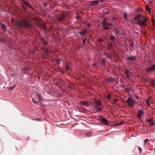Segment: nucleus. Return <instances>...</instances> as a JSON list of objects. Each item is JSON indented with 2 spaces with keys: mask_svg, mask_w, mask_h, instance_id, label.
<instances>
[{
  "mask_svg": "<svg viewBox=\"0 0 155 155\" xmlns=\"http://www.w3.org/2000/svg\"><path fill=\"white\" fill-rule=\"evenodd\" d=\"M134 19L137 21V24L142 26L146 27L147 24L146 22L148 20V18L144 17L143 15L138 14L134 17Z\"/></svg>",
  "mask_w": 155,
  "mask_h": 155,
  "instance_id": "f257e3e1",
  "label": "nucleus"
},
{
  "mask_svg": "<svg viewBox=\"0 0 155 155\" xmlns=\"http://www.w3.org/2000/svg\"><path fill=\"white\" fill-rule=\"evenodd\" d=\"M15 24L21 28H31L32 25L26 19H23L21 20H16L15 21Z\"/></svg>",
  "mask_w": 155,
  "mask_h": 155,
  "instance_id": "f03ea898",
  "label": "nucleus"
},
{
  "mask_svg": "<svg viewBox=\"0 0 155 155\" xmlns=\"http://www.w3.org/2000/svg\"><path fill=\"white\" fill-rule=\"evenodd\" d=\"M67 19L66 15H62L61 16H59L57 18V20L58 22H61Z\"/></svg>",
  "mask_w": 155,
  "mask_h": 155,
  "instance_id": "7ed1b4c3",
  "label": "nucleus"
},
{
  "mask_svg": "<svg viewBox=\"0 0 155 155\" xmlns=\"http://www.w3.org/2000/svg\"><path fill=\"white\" fill-rule=\"evenodd\" d=\"M126 102L128 104L129 106L130 107H133L134 105L135 104V102L133 100L129 98L126 101Z\"/></svg>",
  "mask_w": 155,
  "mask_h": 155,
  "instance_id": "20e7f679",
  "label": "nucleus"
},
{
  "mask_svg": "<svg viewBox=\"0 0 155 155\" xmlns=\"http://www.w3.org/2000/svg\"><path fill=\"white\" fill-rule=\"evenodd\" d=\"M102 124L103 125H107L109 124L108 120L105 117H102L101 120Z\"/></svg>",
  "mask_w": 155,
  "mask_h": 155,
  "instance_id": "39448f33",
  "label": "nucleus"
},
{
  "mask_svg": "<svg viewBox=\"0 0 155 155\" xmlns=\"http://www.w3.org/2000/svg\"><path fill=\"white\" fill-rule=\"evenodd\" d=\"M21 2L24 5H25L26 6L31 9H33V8L31 6V5L29 3L27 2L25 0H21Z\"/></svg>",
  "mask_w": 155,
  "mask_h": 155,
  "instance_id": "423d86ee",
  "label": "nucleus"
},
{
  "mask_svg": "<svg viewBox=\"0 0 155 155\" xmlns=\"http://www.w3.org/2000/svg\"><path fill=\"white\" fill-rule=\"evenodd\" d=\"M105 60L104 58H103L102 59V61L101 62V68L102 69H104L106 67L105 66Z\"/></svg>",
  "mask_w": 155,
  "mask_h": 155,
  "instance_id": "0eeeda50",
  "label": "nucleus"
},
{
  "mask_svg": "<svg viewBox=\"0 0 155 155\" xmlns=\"http://www.w3.org/2000/svg\"><path fill=\"white\" fill-rule=\"evenodd\" d=\"M80 104L85 106H89V102L88 101H81L80 102Z\"/></svg>",
  "mask_w": 155,
  "mask_h": 155,
  "instance_id": "6e6552de",
  "label": "nucleus"
},
{
  "mask_svg": "<svg viewBox=\"0 0 155 155\" xmlns=\"http://www.w3.org/2000/svg\"><path fill=\"white\" fill-rule=\"evenodd\" d=\"M154 70H155V64H153L150 68L147 69L146 71L147 72H149Z\"/></svg>",
  "mask_w": 155,
  "mask_h": 155,
  "instance_id": "1a4fd4ad",
  "label": "nucleus"
},
{
  "mask_svg": "<svg viewBox=\"0 0 155 155\" xmlns=\"http://www.w3.org/2000/svg\"><path fill=\"white\" fill-rule=\"evenodd\" d=\"M21 71L23 73L30 70V68L28 67H25L21 69Z\"/></svg>",
  "mask_w": 155,
  "mask_h": 155,
  "instance_id": "9d476101",
  "label": "nucleus"
},
{
  "mask_svg": "<svg viewBox=\"0 0 155 155\" xmlns=\"http://www.w3.org/2000/svg\"><path fill=\"white\" fill-rule=\"evenodd\" d=\"M99 3V1L98 0H95L94 1H91L90 2V4L92 5H97Z\"/></svg>",
  "mask_w": 155,
  "mask_h": 155,
  "instance_id": "9b49d317",
  "label": "nucleus"
},
{
  "mask_svg": "<svg viewBox=\"0 0 155 155\" xmlns=\"http://www.w3.org/2000/svg\"><path fill=\"white\" fill-rule=\"evenodd\" d=\"M43 51H44L43 54L45 55V57L46 58L47 57L46 56L49 55L48 49L47 48H45L43 49Z\"/></svg>",
  "mask_w": 155,
  "mask_h": 155,
  "instance_id": "f8f14e48",
  "label": "nucleus"
},
{
  "mask_svg": "<svg viewBox=\"0 0 155 155\" xmlns=\"http://www.w3.org/2000/svg\"><path fill=\"white\" fill-rule=\"evenodd\" d=\"M96 108L101 107V103L100 100H98L95 103Z\"/></svg>",
  "mask_w": 155,
  "mask_h": 155,
  "instance_id": "ddd939ff",
  "label": "nucleus"
},
{
  "mask_svg": "<svg viewBox=\"0 0 155 155\" xmlns=\"http://www.w3.org/2000/svg\"><path fill=\"white\" fill-rule=\"evenodd\" d=\"M135 56H132L126 58L127 60L128 61H134L135 59Z\"/></svg>",
  "mask_w": 155,
  "mask_h": 155,
  "instance_id": "4468645a",
  "label": "nucleus"
},
{
  "mask_svg": "<svg viewBox=\"0 0 155 155\" xmlns=\"http://www.w3.org/2000/svg\"><path fill=\"white\" fill-rule=\"evenodd\" d=\"M103 54L106 56V57L108 58L109 59H111V58L110 56L109 53L106 52H103Z\"/></svg>",
  "mask_w": 155,
  "mask_h": 155,
  "instance_id": "2eb2a0df",
  "label": "nucleus"
},
{
  "mask_svg": "<svg viewBox=\"0 0 155 155\" xmlns=\"http://www.w3.org/2000/svg\"><path fill=\"white\" fill-rule=\"evenodd\" d=\"M41 41L42 44L45 46L47 45L48 44V42L43 38L41 39Z\"/></svg>",
  "mask_w": 155,
  "mask_h": 155,
  "instance_id": "dca6fc26",
  "label": "nucleus"
},
{
  "mask_svg": "<svg viewBox=\"0 0 155 155\" xmlns=\"http://www.w3.org/2000/svg\"><path fill=\"white\" fill-rule=\"evenodd\" d=\"M87 30H84L82 32H79V33L81 36H84Z\"/></svg>",
  "mask_w": 155,
  "mask_h": 155,
  "instance_id": "f3484780",
  "label": "nucleus"
},
{
  "mask_svg": "<svg viewBox=\"0 0 155 155\" xmlns=\"http://www.w3.org/2000/svg\"><path fill=\"white\" fill-rule=\"evenodd\" d=\"M109 38L112 42H114L116 39L114 35L110 36Z\"/></svg>",
  "mask_w": 155,
  "mask_h": 155,
  "instance_id": "a211bd4d",
  "label": "nucleus"
},
{
  "mask_svg": "<svg viewBox=\"0 0 155 155\" xmlns=\"http://www.w3.org/2000/svg\"><path fill=\"white\" fill-rule=\"evenodd\" d=\"M152 98V97L151 96H150L148 99L146 101V104L147 105L149 106H150V104L149 103V101L150 100V99Z\"/></svg>",
  "mask_w": 155,
  "mask_h": 155,
  "instance_id": "6ab92c4d",
  "label": "nucleus"
},
{
  "mask_svg": "<svg viewBox=\"0 0 155 155\" xmlns=\"http://www.w3.org/2000/svg\"><path fill=\"white\" fill-rule=\"evenodd\" d=\"M138 114L142 115L144 113L143 111L142 110H138L137 111Z\"/></svg>",
  "mask_w": 155,
  "mask_h": 155,
  "instance_id": "aec40b11",
  "label": "nucleus"
},
{
  "mask_svg": "<svg viewBox=\"0 0 155 155\" xmlns=\"http://www.w3.org/2000/svg\"><path fill=\"white\" fill-rule=\"evenodd\" d=\"M125 90L127 92H129L130 91H132V89L130 87H127L125 89Z\"/></svg>",
  "mask_w": 155,
  "mask_h": 155,
  "instance_id": "412c9836",
  "label": "nucleus"
},
{
  "mask_svg": "<svg viewBox=\"0 0 155 155\" xmlns=\"http://www.w3.org/2000/svg\"><path fill=\"white\" fill-rule=\"evenodd\" d=\"M35 94H36V95H37V96L38 97V100L39 101H41V95H40L39 94H38L36 92H35Z\"/></svg>",
  "mask_w": 155,
  "mask_h": 155,
  "instance_id": "4be33fe9",
  "label": "nucleus"
},
{
  "mask_svg": "<svg viewBox=\"0 0 155 155\" xmlns=\"http://www.w3.org/2000/svg\"><path fill=\"white\" fill-rule=\"evenodd\" d=\"M103 24L106 25V26H109L112 25L110 23H107L105 21H103Z\"/></svg>",
  "mask_w": 155,
  "mask_h": 155,
  "instance_id": "5701e85b",
  "label": "nucleus"
},
{
  "mask_svg": "<svg viewBox=\"0 0 155 155\" xmlns=\"http://www.w3.org/2000/svg\"><path fill=\"white\" fill-rule=\"evenodd\" d=\"M103 27L106 30H108L110 29L109 27L107 26H106V25H104V24H103Z\"/></svg>",
  "mask_w": 155,
  "mask_h": 155,
  "instance_id": "b1692460",
  "label": "nucleus"
},
{
  "mask_svg": "<svg viewBox=\"0 0 155 155\" xmlns=\"http://www.w3.org/2000/svg\"><path fill=\"white\" fill-rule=\"evenodd\" d=\"M65 67L66 70H68L69 69V65L68 63H66L65 64Z\"/></svg>",
  "mask_w": 155,
  "mask_h": 155,
  "instance_id": "393cba45",
  "label": "nucleus"
},
{
  "mask_svg": "<svg viewBox=\"0 0 155 155\" xmlns=\"http://www.w3.org/2000/svg\"><path fill=\"white\" fill-rule=\"evenodd\" d=\"M146 9L147 11L148 12H150V9L148 5H147V6H146Z\"/></svg>",
  "mask_w": 155,
  "mask_h": 155,
  "instance_id": "a878e982",
  "label": "nucleus"
},
{
  "mask_svg": "<svg viewBox=\"0 0 155 155\" xmlns=\"http://www.w3.org/2000/svg\"><path fill=\"white\" fill-rule=\"evenodd\" d=\"M130 46L132 47V49H134V43H133V41H130Z\"/></svg>",
  "mask_w": 155,
  "mask_h": 155,
  "instance_id": "bb28decb",
  "label": "nucleus"
},
{
  "mask_svg": "<svg viewBox=\"0 0 155 155\" xmlns=\"http://www.w3.org/2000/svg\"><path fill=\"white\" fill-rule=\"evenodd\" d=\"M150 82L151 86L153 87H154L155 86V84L154 81L152 80H151Z\"/></svg>",
  "mask_w": 155,
  "mask_h": 155,
  "instance_id": "cd10ccee",
  "label": "nucleus"
},
{
  "mask_svg": "<svg viewBox=\"0 0 155 155\" xmlns=\"http://www.w3.org/2000/svg\"><path fill=\"white\" fill-rule=\"evenodd\" d=\"M106 97L108 99H110L111 95L110 94H107L106 96Z\"/></svg>",
  "mask_w": 155,
  "mask_h": 155,
  "instance_id": "c85d7f7f",
  "label": "nucleus"
},
{
  "mask_svg": "<svg viewBox=\"0 0 155 155\" xmlns=\"http://www.w3.org/2000/svg\"><path fill=\"white\" fill-rule=\"evenodd\" d=\"M1 26L2 28L4 30H5V25L2 24V23H1Z\"/></svg>",
  "mask_w": 155,
  "mask_h": 155,
  "instance_id": "c756f323",
  "label": "nucleus"
},
{
  "mask_svg": "<svg viewBox=\"0 0 155 155\" xmlns=\"http://www.w3.org/2000/svg\"><path fill=\"white\" fill-rule=\"evenodd\" d=\"M15 87V85H14V86H10V87H9V88H8V89L9 90H12Z\"/></svg>",
  "mask_w": 155,
  "mask_h": 155,
  "instance_id": "7c9ffc66",
  "label": "nucleus"
},
{
  "mask_svg": "<svg viewBox=\"0 0 155 155\" xmlns=\"http://www.w3.org/2000/svg\"><path fill=\"white\" fill-rule=\"evenodd\" d=\"M113 46V44L112 43L110 44L108 43L107 46L109 48V49H110L111 47Z\"/></svg>",
  "mask_w": 155,
  "mask_h": 155,
  "instance_id": "2f4dec72",
  "label": "nucleus"
},
{
  "mask_svg": "<svg viewBox=\"0 0 155 155\" xmlns=\"http://www.w3.org/2000/svg\"><path fill=\"white\" fill-rule=\"evenodd\" d=\"M32 101L33 103L35 104H37L38 103V102L34 100V98H32Z\"/></svg>",
  "mask_w": 155,
  "mask_h": 155,
  "instance_id": "473e14b6",
  "label": "nucleus"
},
{
  "mask_svg": "<svg viewBox=\"0 0 155 155\" xmlns=\"http://www.w3.org/2000/svg\"><path fill=\"white\" fill-rule=\"evenodd\" d=\"M151 21L153 23V25L155 23V21L154 19V18H153V17H151Z\"/></svg>",
  "mask_w": 155,
  "mask_h": 155,
  "instance_id": "72a5a7b5",
  "label": "nucleus"
},
{
  "mask_svg": "<svg viewBox=\"0 0 155 155\" xmlns=\"http://www.w3.org/2000/svg\"><path fill=\"white\" fill-rule=\"evenodd\" d=\"M154 124V122L153 121H151L149 123V125L151 126H153Z\"/></svg>",
  "mask_w": 155,
  "mask_h": 155,
  "instance_id": "f704fd0d",
  "label": "nucleus"
},
{
  "mask_svg": "<svg viewBox=\"0 0 155 155\" xmlns=\"http://www.w3.org/2000/svg\"><path fill=\"white\" fill-rule=\"evenodd\" d=\"M130 73L129 70H126L125 71V73L126 74H128Z\"/></svg>",
  "mask_w": 155,
  "mask_h": 155,
  "instance_id": "c9c22d12",
  "label": "nucleus"
},
{
  "mask_svg": "<svg viewBox=\"0 0 155 155\" xmlns=\"http://www.w3.org/2000/svg\"><path fill=\"white\" fill-rule=\"evenodd\" d=\"M96 108L97 109V111L99 112V111H101L102 110L101 107H98V108Z\"/></svg>",
  "mask_w": 155,
  "mask_h": 155,
  "instance_id": "e433bc0d",
  "label": "nucleus"
},
{
  "mask_svg": "<svg viewBox=\"0 0 155 155\" xmlns=\"http://www.w3.org/2000/svg\"><path fill=\"white\" fill-rule=\"evenodd\" d=\"M98 41L99 42L101 43L103 42L104 40L101 38H99L98 39Z\"/></svg>",
  "mask_w": 155,
  "mask_h": 155,
  "instance_id": "4c0bfd02",
  "label": "nucleus"
},
{
  "mask_svg": "<svg viewBox=\"0 0 155 155\" xmlns=\"http://www.w3.org/2000/svg\"><path fill=\"white\" fill-rule=\"evenodd\" d=\"M108 81L110 82H112L114 81L113 79L112 78H109L108 79Z\"/></svg>",
  "mask_w": 155,
  "mask_h": 155,
  "instance_id": "58836bf2",
  "label": "nucleus"
},
{
  "mask_svg": "<svg viewBox=\"0 0 155 155\" xmlns=\"http://www.w3.org/2000/svg\"><path fill=\"white\" fill-rule=\"evenodd\" d=\"M115 30L116 32V34H118L120 32V31L118 29H116Z\"/></svg>",
  "mask_w": 155,
  "mask_h": 155,
  "instance_id": "ea45409f",
  "label": "nucleus"
},
{
  "mask_svg": "<svg viewBox=\"0 0 155 155\" xmlns=\"http://www.w3.org/2000/svg\"><path fill=\"white\" fill-rule=\"evenodd\" d=\"M87 38H86L83 41V45H84L85 44L86 40H87Z\"/></svg>",
  "mask_w": 155,
  "mask_h": 155,
  "instance_id": "a19ab883",
  "label": "nucleus"
},
{
  "mask_svg": "<svg viewBox=\"0 0 155 155\" xmlns=\"http://www.w3.org/2000/svg\"><path fill=\"white\" fill-rule=\"evenodd\" d=\"M41 118H38L37 119H32V120L35 121H39V120L41 119Z\"/></svg>",
  "mask_w": 155,
  "mask_h": 155,
  "instance_id": "79ce46f5",
  "label": "nucleus"
},
{
  "mask_svg": "<svg viewBox=\"0 0 155 155\" xmlns=\"http://www.w3.org/2000/svg\"><path fill=\"white\" fill-rule=\"evenodd\" d=\"M22 8L23 10H25V11H26L27 10V8H26L25 7L24 5L22 6Z\"/></svg>",
  "mask_w": 155,
  "mask_h": 155,
  "instance_id": "37998d69",
  "label": "nucleus"
},
{
  "mask_svg": "<svg viewBox=\"0 0 155 155\" xmlns=\"http://www.w3.org/2000/svg\"><path fill=\"white\" fill-rule=\"evenodd\" d=\"M86 134V135H87V137H90V135H91V133H90V132H88V133H87Z\"/></svg>",
  "mask_w": 155,
  "mask_h": 155,
  "instance_id": "c03bdc74",
  "label": "nucleus"
},
{
  "mask_svg": "<svg viewBox=\"0 0 155 155\" xmlns=\"http://www.w3.org/2000/svg\"><path fill=\"white\" fill-rule=\"evenodd\" d=\"M153 120V119H147V122H151Z\"/></svg>",
  "mask_w": 155,
  "mask_h": 155,
  "instance_id": "a18cd8bd",
  "label": "nucleus"
},
{
  "mask_svg": "<svg viewBox=\"0 0 155 155\" xmlns=\"http://www.w3.org/2000/svg\"><path fill=\"white\" fill-rule=\"evenodd\" d=\"M138 149L139 152L141 153L142 151V149H141V148L140 147H138Z\"/></svg>",
  "mask_w": 155,
  "mask_h": 155,
  "instance_id": "49530a36",
  "label": "nucleus"
},
{
  "mask_svg": "<svg viewBox=\"0 0 155 155\" xmlns=\"http://www.w3.org/2000/svg\"><path fill=\"white\" fill-rule=\"evenodd\" d=\"M124 16L126 19H127V15L126 13H125L124 14Z\"/></svg>",
  "mask_w": 155,
  "mask_h": 155,
  "instance_id": "de8ad7c7",
  "label": "nucleus"
},
{
  "mask_svg": "<svg viewBox=\"0 0 155 155\" xmlns=\"http://www.w3.org/2000/svg\"><path fill=\"white\" fill-rule=\"evenodd\" d=\"M81 18V17L79 15H77L76 17V18L77 19H79Z\"/></svg>",
  "mask_w": 155,
  "mask_h": 155,
  "instance_id": "09e8293b",
  "label": "nucleus"
},
{
  "mask_svg": "<svg viewBox=\"0 0 155 155\" xmlns=\"http://www.w3.org/2000/svg\"><path fill=\"white\" fill-rule=\"evenodd\" d=\"M148 139H145L144 140V143H146L147 142V141H148Z\"/></svg>",
  "mask_w": 155,
  "mask_h": 155,
  "instance_id": "8fccbe9b",
  "label": "nucleus"
},
{
  "mask_svg": "<svg viewBox=\"0 0 155 155\" xmlns=\"http://www.w3.org/2000/svg\"><path fill=\"white\" fill-rule=\"evenodd\" d=\"M14 21H15L14 19L13 18H12L11 21V22L12 23H13L14 22Z\"/></svg>",
  "mask_w": 155,
  "mask_h": 155,
  "instance_id": "3c124183",
  "label": "nucleus"
},
{
  "mask_svg": "<svg viewBox=\"0 0 155 155\" xmlns=\"http://www.w3.org/2000/svg\"><path fill=\"white\" fill-rule=\"evenodd\" d=\"M137 117H138V118L139 119H140L141 117V115H139V114H138L137 115Z\"/></svg>",
  "mask_w": 155,
  "mask_h": 155,
  "instance_id": "603ef678",
  "label": "nucleus"
},
{
  "mask_svg": "<svg viewBox=\"0 0 155 155\" xmlns=\"http://www.w3.org/2000/svg\"><path fill=\"white\" fill-rule=\"evenodd\" d=\"M11 77L14 78L15 77V75H14V74H11Z\"/></svg>",
  "mask_w": 155,
  "mask_h": 155,
  "instance_id": "864d4df0",
  "label": "nucleus"
},
{
  "mask_svg": "<svg viewBox=\"0 0 155 155\" xmlns=\"http://www.w3.org/2000/svg\"><path fill=\"white\" fill-rule=\"evenodd\" d=\"M121 124H122V123H118L117 124H115L114 125V126H117V125H121Z\"/></svg>",
  "mask_w": 155,
  "mask_h": 155,
  "instance_id": "5fc2aeb1",
  "label": "nucleus"
},
{
  "mask_svg": "<svg viewBox=\"0 0 155 155\" xmlns=\"http://www.w3.org/2000/svg\"><path fill=\"white\" fill-rule=\"evenodd\" d=\"M135 97L137 99H139V97L137 95H135Z\"/></svg>",
  "mask_w": 155,
  "mask_h": 155,
  "instance_id": "6e6d98bb",
  "label": "nucleus"
},
{
  "mask_svg": "<svg viewBox=\"0 0 155 155\" xmlns=\"http://www.w3.org/2000/svg\"><path fill=\"white\" fill-rule=\"evenodd\" d=\"M86 26L88 27H90L91 26V25L90 24H88L86 25Z\"/></svg>",
  "mask_w": 155,
  "mask_h": 155,
  "instance_id": "4d7b16f0",
  "label": "nucleus"
},
{
  "mask_svg": "<svg viewBox=\"0 0 155 155\" xmlns=\"http://www.w3.org/2000/svg\"><path fill=\"white\" fill-rule=\"evenodd\" d=\"M60 59H58L56 60V61L58 63H59V62H60Z\"/></svg>",
  "mask_w": 155,
  "mask_h": 155,
  "instance_id": "13d9d810",
  "label": "nucleus"
},
{
  "mask_svg": "<svg viewBox=\"0 0 155 155\" xmlns=\"http://www.w3.org/2000/svg\"><path fill=\"white\" fill-rule=\"evenodd\" d=\"M126 77L127 78H130V76L129 74H126Z\"/></svg>",
  "mask_w": 155,
  "mask_h": 155,
  "instance_id": "bf43d9fd",
  "label": "nucleus"
},
{
  "mask_svg": "<svg viewBox=\"0 0 155 155\" xmlns=\"http://www.w3.org/2000/svg\"><path fill=\"white\" fill-rule=\"evenodd\" d=\"M93 65L94 66H96L97 65L95 63H94L93 64Z\"/></svg>",
  "mask_w": 155,
  "mask_h": 155,
  "instance_id": "052dcab7",
  "label": "nucleus"
},
{
  "mask_svg": "<svg viewBox=\"0 0 155 155\" xmlns=\"http://www.w3.org/2000/svg\"><path fill=\"white\" fill-rule=\"evenodd\" d=\"M109 13V12H106V13L107 14H108Z\"/></svg>",
  "mask_w": 155,
  "mask_h": 155,
  "instance_id": "680f3d73",
  "label": "nucleus"
},
{
  "mask_svg": "<svg viewBox=\"0 0 155 155\" xmlns=\"http://www.w3.org/2000/svg\"><path fill=\"white\" fill-rule=\"evenodd\" d=\"M41 49L43 50V49H44L43 47H41Z\"/></svg>",
  "mask_w": 155,
  "mask_h": 155,
  "instance_id": "e2e57ef3",
  "label": "nucleus"
},
{
  "mask_svg": "<svg viewBox=\"0 0 155 155\" xmlns=\"http://www.w3.org/2000/svg\"><path fill=\"white\" fill-rule=\"evenodd\" d=\"M152 2V1H150L149 3H151V2Z\"/></svg>",
  "mask_w": 155,
  "mask_h": 155,
  "instance_id": "0e129e2a",
  "label": "nucleus"
},
{
  "mask_svg": "<svg viewBox=\"0 0 155 155\" xmlns=\"http://www.w3.org/2000/svg\"><path fill=\"white\" fill-rule=\"evenodd\" d=\"M154 53H155V51L154 52Z\"/></svg>",
  "mask_w": 155,
  "mask_h": 155,
  "instance_id": "69168bd1",
  "label": "nucleus"
}]
</instances>
